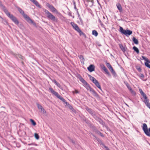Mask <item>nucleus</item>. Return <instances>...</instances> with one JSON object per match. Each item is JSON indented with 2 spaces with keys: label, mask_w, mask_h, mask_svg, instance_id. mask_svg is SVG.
<instances>
[{
  "label": "nucleus",
  "mask_w": 150,
  "mask_h": 150,
  "mask_svg": "<svg viewBox=\"0 0 150 150\" xmlns=\"http://www.w3.org/2000/svg\"><path fill=\"white\" fill-rule=\"evenodd\" d=\"M143 98L144 99V100L143 101L144 103H145V104L149 103V100L147 98V97L146 96V98H145V97H143Z\"/></svg>",
  "instance_id": "nucleus-18"
},
{
  "label": "nucleus",
  "mask_w": 150,
  "mask_h": 150,
  "mask_svg": "<svg viewBox=\"0 0 150 150\" xmlns=\"http://www.w3.org/2000/svg\"><path fill=\"white\" fill-rule=\"evenodd\" d=\"M71 24L73 28L79 33L80 35H85L81 30L77 24H75L73 22H71Z\"/></svg>",
  "instance_id": "nucleus-8"
},
{
  "label": "nucleus",
  "mask_w": 150,
  "mask_h": 150,
  "mask_svg": "<svg viewBox=\"0 0 150 150\" xmlns=\"http://www.w3.org/2000/svg\"><path fill=\"white\" fill-rule=\"evenodd\" d=\"M37 105L39 109H40L42 107V106L39 104H37Z\"/></svg>",
  "instance_id": "nucleus-42"
},
{
  "label": "nucleus",
  "mask_w": 150,
  "mask_h": 150,
  "mask_svg": "<svg viewBox=\"0 0 150 150\" xmlns=\"http://www.w3.org/2000/svg\"><path fill=\"white\" fill-rule=\"evenodd\" d=\"M127 88L131 93H134V92L133 91L132 89V88H131L130 86H129V87H128Z\"/></svg>",
  "instance_id": "nucleus-31"
},
{
  "label": "nucleus",
  "mask_w": 150,
  "mask_h": 150,
  "mask_svg": "<svg viewBox=\"0 0 150 150\" xmlns=\"http://www.w3.org/2000/svg\"><path fill=\"white\" fill-rule=\"evenodd\" d=\"M84 120L85 121V122L86 123H88V120H86V119H85Z\"/></svg>",
  "instance_id": "nucleus-52"
},
{
  "label": "nucleus",
  "mask_w": 150,
  "mask_h": 150,
  "mask_svg": "<svg viewBox=\"0 0 150 150\" xmlns=\"http://www.w3.org/2000/svg\"><path fill=\"white\" fill-rule=\"evenodd\" d=\"M92 134V135L93 137H95V135H94V134Z\"/></svg>",
  "instance_id": "nucleus-56"
},
{
  "label": "nucleus",
  "mask_w": 150,
  "mask_h": 150,
  "mask_svg": "<svg viewBox=\"0 0 150 150\" xmlns=\"http://www.w3.org/2000/svg\"><path fill=\"white\" fill-rule=\"evenodd\" d=\"M17 8L18 11H19L20 13L22 15H23L24 13L23 11L22 10L21 8L19 7H17Z\"/></svg>",
  "instance_id": "nucleus-23"
},
{
  "label": "nucleus",
  "mask_w": 150,
  "mask_h": 150,
  "mask_svg": "<svg viewBox=\"0 0 150 150\" xmlns=\"http://www.w3.org/2000/svg\"><path fill=\"white\" fill-rule=\"evenodd\" d=\"M70 141L73 144H75V142L72 139H70Z\"/></svg>",
  "instance_id": "nucleus-46"
},
{
  "label": "nucleus",
  "mask_w": 150,
  "mask_h": 150,
  "mask_svg": "<svg viewBox=\"0 0 150 150\" xmlns=\"http://www.w3.org/2000/svg\"><path fill=\"white\" fill-rule=\"evenodd\" d=\"M68 107L73 112H74L75 111V110L73 108L72 106L70 105H69L68 106Z\"/></svg>",
  "instance_id": "nucleus-36"
},
{
  "label": "nucleus",
  "mask_w": 150,
  "mask_h": 150,
  "mask_svg": "<svg viewBox=\"0 0 150 150\" xmlns=\"http://www.w3.org/2000/svg\"><path fill=\"white\" fill-rule=\"evenodd\" d=\"M75 93H79V92L78 91L76 90H75Z\"/></svg>",
  "instance_id": "nucleus-54"
},
{
  "label": "nucleus",
  "mask_w": 150,
  "mask_h": 150,
  "mask_svg": "<svg viewBox=\"0 0 150 150\" xmlns=\"http://www.w3.org/2000/svg\"><path fill=\"white\" fill-rule=\"evenodd\" d=\"M2 6V9L5 13L7 16L14 23L17 25H18L19 24V22L17 20L16 18L13 15L11 14L10 13L8 12V10L6 8L5 6L1 5Z\"/></svg>",
  "instance_id": "nucleus-3"
},
{
  "label": "nucleus",
  "mask_w": 150,
  "mask_h": 150,
  "mask_svg": "<svg viewBox=\"0 0 150 150\" xmlns=\"http://www.w3.org/2000/svg\"><path fill=\"white\" fill-rule=\"evenodd\" d=\"M110 70L111 72L112 73L113 76H115L116 75V73H115L114 70L113 69V68Z\"/></svg>",
  "instance_id": "nucleus-22"
},
{
  "label": "nucleus",
  "mask_w": 150,
  "mask_h": 150,
  "mask_svg": "<svg viewBox=\"0 0 150 150\" xmlns=\"http://www.w3.org/2000/svg\"><path fill=\"white\" fill-rule=\"evenodd\" d=\"M30 121L31 122L33 126H35L36 125V123L34 120L32 119H30Z\"/></svg>",
  "instance_id": "nucleus-26"
},
{
  "label": "nucleus",
  "mask_w": 150,
  "mask_h": 150,
  "mask_svg": "<svg viewBox=\"0 0 150 150\" xmlns=\"http://www.w3.org/2000/svg\"><path fill=\"white\" fill-rule=\"evenodd\" d=\"M110 70L111 72L112 73L113 76H115L116 75V73H115L114 70L113 69V68Z\"/></svg>",
  "instance_id": "nucleus-21"
},
{
  "label": "nucleus",
  "mask_w": 150,
  "mask_h": 150,
  "mask_svg": "<svg viewBox=\"0 0 150 150\" xmlns=\"http://www.w3.org/2000/svg\"><path fill=\"white\" fill-rule=\"evenodd\" d=\"M146 106L150 109V103H149L146 104Z\"/></svg>",
  "instance_id": "nucleus-47"
},
{
  "label": "nucleus",
  "mask_w": 150,
  "mask_h": 150,
  "mask_svg": "<svg viewBox=\"0 0 150 150\" xmlns=\"http://www.w3.org/2000/svg\"><path fill=\"white\" fill-rule=\"evenodd\" d=\"M28 145H32V144H28Z\"/></svg>",
  "instance_id": "nucleus-57"
},
{
  "label": "nucleus",
  "mask_w": 150,
  "mask_h": 150,
  "mask_svg": "<svg viewBox=\"0 0 150 150\" xmlns=\"http://www.w3.org/2000/svg\"><path fill=\"white\" fill-rule=\"evenodd\" d=\"M95 85L98 87V88L100 90L102 91V89L101 88L100 85L99 83L98 82V81L95 84H94Z\"/></svg>",
  "instance_id": "nucleus-19"
},
{
  "label": "nucleus",
  "mask_w": 150,
  "mask_h": 150,
  "mask_svg": "<svg viewBox=\"0 0 150 150\" xmlns=\"http://www.w3.org/2000/svg\"><path fill=\"white\" fill-rule=\"evenodd\" d=\"M103 146L105 148V149L106 150H109L107 146H105L104 144H103Z\"/></svg>",
  "instance_id": "nucleus-50"
},
{
  "label": "nucleus",
  "mask_w": 150,
  "mask_h": 150,
  "mask_svg": "<svg viewBox=\"0 0 150 150\" xmlns=\"http://www.w3.org/2000/svg\"><path fill=\"white\" fill-rule=\"evenodd\" d=\"M92 35L96 37L98 34V32L95 30L92 31Z\"/></svg>",
  "instance_id": "nucleus-20"
},
{
  "label": "nucleus",
  "mask_w": 150,
  "mask_h": 150,
  "mask_svg": "<svg viewBox=\"0 0 150 150\" xmlns=\"http://www.w3.org/2000/svg\"><path fill=\"white\" fill-rule=\"evenodd\" d=\"M88 76L89 77L90 80H91L95 84L98 81L95 78L91 76V75H88Z\"/></svg>",
  "instance_id": "nucleus-13"
},
{
  "label": "nucleus",
  "mask_w": 150,
  "mask_h": 150,
  "mask_svg": "<svg viewBox=\"0 0 150 150\" xmlns=\"http://www.w3.org/2000/svg\"><path fill=\"white\" fill-rule=\"evenodd\" d=\"M103 70L105 71L106 74L108 75L109 76H110V73L106 68H105V69Z\"/></svg>",
  "instance_id": "nucleus-33"
},
{
  "label": "nucleus",
  "mask_w": 150,
  "mask_h": 150,
  "mask_svg": "<svg viewBox=\"0 0 150 150\" xmlns=\"http://www.w3.org/2000/svg\"><path fill=\"white\" fill-rule=\"evenodd\" d=\"M148 62H146L145 63V65L147 67L150 69V64Z\"/></svg>",
  "instance_id": "nucleus-37"
},
{
  "label": "nucleus",
  "mask_w": 150,
  "mask_h": 150,
  "mask_svg": "<svg viewBox=\"0 0 150 150\" xmlns=\"http://www.w3.org/2000/svg\"><path fill=\"white\" fill-rule=\"evenodd\" d=\"M74 8L77 11V13H79V12H78V9L76 8V5H75V6H74Z\"/></svg>",
  "instance_id": "nucleus-51"
},
{
  "label": "nucleus",
  "mask_w": 150,
  "mask_h": 150,
  "mask_svg": "<svg viewBox=\"0 0 150 150\" xmlns=\"http://www.w3.org/2000/svg\"><path fill=\"white\" fill-rule=\"evenodd\" d=\"M139 77L140 78L142 79H143L144 78V76L143 74H141L139 76Z\"/></svg>",
  "instance_id": "nucleus-41"
},
{
  "label": "nucleus",
  "mask_w": 150,
  "mask_h": 150,
  "mask_svg": "<svg viewBox=\"0 0 150 150\" xmlns=\"http://www.w3.org/2000/svg\"><path fill=\"white\" fill-rule=\"evenodd\" d=\"M34 136L35 138L37 139H38L39 138V136L37 133H35L34 134Z\"/></svg>",
  "instance_id": "nucleus-34"
},
{
  "label": "nucleus",
  "mask_w": 150,
  "mask_h": 150,
  "mask_svg": "<svg viewBox=\"0 0 150 150\" xmlns=\"http://www.w3.org/2000/svg\"><path fill=\"white\" fill-rule=\"evenodd\" d=\"M121 50L124 53L127 49V47H120Z\"/></svg>",
  "instance_id": "nucleus-38"
},
{
  "label": "nucleus",
  "mask_w": 150,
  "mask_h": 150,
  "mask_svg": "<svg viewBox=\"0 0 150 150\" xmlns=\"http://www.w3.org/2000/svg\"><path fill=\"white\" fill-rule=\"evenodd\" d=\"M96 132L98 134L100 135L102 137H104L103 134L102 133L100 132L99 131L97 130L96 131Z\"/></svg>",
  "instance_id": "nucleus-25"
},
{
  "label": "nucleus",
  "mask_w": 150,
  "mask_h": 150,
  "mask_svg": "<svg viewBox=\"0 0 150 150\" xmlns=\"http://www.w3.org/2000/svg\"><path fill=\"white\" fill-rule=\"evenodd\" d=\"M124 83L125 84V85H126L127 87H129V86H130L129 85L127 81H124Z\"/></svg>",
  "instance_id": "nucleus-44"
},
{
  "label": "nucleus",
  "mask_w": 150,
  "mask_h": 150,
  "mask_svg": "<svg viewBox=\"0 0 150 150\" xmlns=\"http://www.w3.org/2000/svg\"><path fill=\"white\" fill-rule=\"evenodd\" d=\"M139 91L141 95L143 97H144L145 98H146V94L143 92V91L141 89H139Z\"/></svg>",
  "instance_id": "nucleus-17"
},
{
  "label": "nucleus",
  "mask_w": 150,
  "mask_h": 150,
  "mask_svg": "<svg viewBox=\"0 0 150 150\" xmlns=\"http://www.w3.org/2000/svg\"><path fill=\"white\" fill-rule=\"evenodd\" d=\"M86 110L92 116L95 114V112L92 109L87 107L86 108Z\"/></svg>",
  "instance_id": "nucleus-12"
},
{
  "label": "nucleus",
  "mask_w": 150,
  "mask_h": 150,
  "mask_svg": "<svg viewBox=\"0 0 150 150\" xmlns=\"http://www.w3.org/2000/svg\"><path fill=\"white\" fill-rule=\"evenodd\" d=\"M127 88L131 93H134V92L133 91L132 89V88H131L130 86H129V87H128Z\"/></svg>",
  "instance_id": "nucleus-32"
},
{
  "label": "nucleus",
  "mask_w": 150,
  "mask_h": 150,
  "mask_svg": "<svg viewBox=\"0 0 150 150\" xmlns=\"http://www.w3.org/2000/svg\"><path fill=\"white\" fill-rule=\"evenodd\" d=\"M119 31L122 34H124L127 36H128L132 33V32L129 30H124L123 28L120 27Z\"/></svg>",
  "instance_id": "nucleus-6"
},
{
  "label": "nucleus",
  "mask_w": 150,
  "mask_h": 150,
  "mask_svg": "<svg viewBox=\"0 0 150 150\" xmlns=\"http://www.w3.org/2000/svg\"><path fill=\"white\" fill-rule=\"evenodd\" d=\"M87 69L90 72L95 71V66L93 64H91L87 68Z\"/></svg>",
  "instance_id": "nucleus-11"
},
{
  "label": "nucleus",
  "mask_w": 150,
  "mask_h": 150,
  "mask_svg": "<svg viewBox=\"0 0 150 150\" xmlns=\"http://www.w3.org/2000/svg\"><path fill=\"white\" fill-rule=\"evenodd\" d=\"M97 121H98L102 125H103V122L102 120L100 118L98 119L97 120Z\"/></svg>",
  "instance_id": "nucleus-30"
},
{
  "label": "nucleus",
  "mask_w": 150,
  "mask_h": 150,
  "mask_svg": "<svg viewBox=\"0 0 150 150\" xmlns=\"http://www.w3.org/2000/svg\"><path fill=\"white\" fill-rule=\"evenodd\" d=\"M101 68L103 70L105 69V68H106V67H105V66L104 65H102L101 66Z\"/></svg>",
  "instance_id": "nucleus-49"
},
{
  "label": "nucleus",
  "mask_w": 150,
  "mask_h": 150,
  "mask_svg": "<svg viewBox=\"0 0 150 150\" xmlns=\"http://www.w3.org/2000/svg\"><path fill=\"white\" fill-rule=\"evenodd\" d=\"M52 82L54 83L57 85V86L59 88H61V85L60 84L58 83L54 79L52 81Z\"/></svg>",
  "instance_id": "nucleus-16"
},
{
  "label": "nucleus",
  "mask_w": 150,
  "mask_h": 150,
  "mask_svg": "<svg viewBox=\"0 0 150 150\" xmlns=\"http://www.w3.org/2000/svg\"><path fill=\"white\" fill-rule=\"evenodd\" d=\"M64 103H65L66 104V105H65L66 106L68 107V106L69 105H70L69 103H68L66 101V102Z\"/></svg>",
  "instance_id": "nucleus-48"
},
{
  "label": "nucleus",
  "mask_w": 150,
  "mask_h": 150,
  "mask_svg": "<svg viewBox=\"0 0 150 150\" xmlns=\"http://www.w3.org/2000/svg\"><path fill=\"white\" fill-rule=\"evenodd\" d=\"M106 66L109 70H110L112 68L111 65L109 63H107L106 64Z\"/></svg>",
  "instance_id": "nucleus-27"
},
{
  "label": "nucleus",
  "mask_w": 150,
  "mask_h": 150,
  "mask_svg": "<svg viewBox=\"0 0 150 150\" xmlns=\"http://www.w3.org/2000/svg\"><path fill=\"white\" fill-rule=\"evenodd\" d=\"M43 10L45 12L46 16L49 20L51 21L54 23L58 22V20L57 18H56L48 10L45 9H43Z\"/></svg>",
  "instance_id": "nucleus-4"
},
{
  "label": "nucleus",
  "mask_w": 150,
  "mask_h": 150,
  "mask_svg": "<svg viewBox=\"0 0 150 150\" xmlns=\"http://www.w3.org/2000/svg\"><path fill=\"white\" fill-rule=\"evenodd\" d=\"M40 109L41 110V111H43L44 113H46V111L44 110V109L42 107Z\"/></svg>",
  "instance_id": "nucleus-43"
},
{
  "label": "nucleus",
  "mask_w": 150,
  "mask_h": 150,
  "mask_svg": "<svg viewBox=\"0 0 150 150\" xmlns=\"http://www.w3.org/2000/svg\"><path fill=\"white\" fill-rule=\"evenodd\" d=\"M79 58L81 59V60L84 61V59L82 55H79L78 56Z\"/></svg>",
  "instance_id": "nucleus-39"
},
{
  "label": "nucleus",
  "mask_w": 150,
  "mask_h": 150,
  "mask_svg": "<svg viewBox=\"0 0 150 150\" xmlns=\"http://www.w3.org/2000/svg\"><path fill=\"white\" fill-rule=\"evenodd\" d=\"M92 116L97 120L99 118V117L96 115L95 113Z\"/></svg>",
  "instance_id": "nucleus-40"
},
{
  "label": "nucleus",
  "mask_w": 150,
  "mask_h": 150,
  "mask_svg": "<svg viewBox=\"0 0 150 150\" xmlns=\"http://www.w3.org/2000/svg\"><path fill=\"white\" fill-rule=\"evenodd\" d=\"M133 42L135 44H137L138 43V40L136 39L135 37H133L132 39Z\"/></svg>",
  "instance_id": "nucleus-24"
},
{
  "label": "nucleus",
  "mask_w": 150,
  "mask_h": 150,
  "mask_svg": "<svg viewBox=\"0 0 150 150\" xmlns=\"http://www.w3.org/2000/svg\"><path fill=\"white\" fill-rule=\"evenodd\" d=\"M77 77L79 80L84 84V86L89 91L92 95L97 98H99V96L97 92L92 88L87 82L79 74L78 75Z\"/></svg>",
  "instance_id": "nucleus-1"
},
{
  "label": "nucleus",
  "mask_w": 150,
  "mask_h": 150,
  "mask_svg": "<svg viewBox=\"0 0 150 150\" xmlns=\"http://www.w3.org/2000/svg\"><path fill=\"white\" fill-rule=\"evenodd\" d=\"M77 77L79 80L84 84V86L89 91L92 95L97 98H99V96L97 92L92 88L87 82L79 74L78 75Z\"/></svg>",
  "instance_id": "nucleus-2"
},
{
  "label": "nucleus",
  "mask_w": 150,
  "mask_h": 150,
  "mask_svg": "<svg viewBox=\"0 0 150 150\" xmlns=\"http://www.w3.org/2000/svg\"><path fill=\"white\" fill-rule=\"evenodd\" d=\"M116 6L120 12H122V8L120 4L118 3L116 4Z\"/></svg>",
  "instance_id": "nucleus-15"
},
{
  "label": "nucleus",
  "mask_w": 150,
  "mask_h": 150,
  "mask_svg": "<svg viewBox=\"0 0 150 150\" xmlns=\"http://www.w3.org/2000/svg\"><path fill=\"white\" fill-rule=\"evenodd\" d=\"M89 3H90L91 6H92L93 5V0H88Z\"/></svg>",
  "instance_id": "nucleus-35"
},
{
  "label": "nucleus",
  "mask_w": 150,
  "mask_h": 150,
  "mask_svg": "<svg viewBox=\"0 0 150 150\" xmlns=\"http://www.w3.org/2000/svg\"><path fill=\"white\" fill-rule=\"evenodd\" d=\"M73 3L74 6H75V5H76L75 2L74 1H73Z\"/></svg>",
  "instance_id": "nucleus-55"
},
{
  "label": "nucleus",
  "mask_w": 150,
  "mask_h": 150,
  "mask_svg": "<svg viewBox=\"0 0 150 150\" xmlns=\"http://www.w3.org/2000/svg\"><path fill=\"white\" fill-rule=\"evenodd\" d=\"M142 57L143 59L146 61V62H148L149 63H150V61L148 59V58H146V57L144 56H142Z\"/></svg>",
  "instance_id": "nucleus-28"
},
{
  "label": "nucleus",
  "mask_w": 150,
  "mask_h": 150,
  "mask_svg": "<svg viewBox=\"0 0 150 150\" xmlns=\"http://www.w3.org/2000/svg\"><path fill=\"white\" fill-rule=\"evenodd\" d=\"M47 6L50 8V10L52 12H55L56 13H58L59 12L52 5H50L49 3H47Z\"/></svg>",
  "instance_id": "nucleus-9"
},
{
  "label": "nucleus",
  "mask_w": 150,
  "mask_h": 150,
  "mask_svg": "<svg viewBox=\"0 0 150 150\" xmlns=\"http://www.w3.org/2000/svg\"><path fill=\"white\" fill-rule=\"evenodd\" d=\"M142 129L145 134L147 136H150V127L148 129L147 125L144 123L142 126Z\"/></svg>",
  "instance_id": "nucleus-7"
},
{
  "label": "nucleus",
  "mask_w": 150,
  "mask_h": 150,
  "mask_svg": "<svg viewBox=\"0 0 150 150\" xmlns=\"http://www.w3.org/2000/svg\"><path fill=\"white\" fill-rule=\"evenodd\" d=\"M3 23L5 24H8V22L6 20H3L2 21Z\"/></svg>",
  "instance_id": "nucleus-45"
},
{
  "label": "nucleus",
  "mask_w": 150,
  "mask_h": 150,
  "mask_svg": "<svg viewBox=\"0 0 150 150\" xmlns=\"http://www.w3.org/2000/svg\"><path fill=\"white\" fill-rule=\"evenodd\" d=\"M49 89L51 92V93L54 95L57 98L60 99L64 103L66 102V100L62 96L59 95L58 93L56 92L53 89L51 88H49Z\"/></svg>",
  "instance_id": "nucleus-5"
},
{
  "label": "nucleus",
  "mask_w": 150,
  "mask_h": 150,
  "mask_svg": "<svg viewBox=\"0 0 150 150\" xmlns=\"http://www.w3.org/2000/svg\"><path fill=\"white\" fill-rule=\"evenodd\" d=\"M133 49L137 54H138L139 53V51L137 47H133Z\"/></svg>",
  "instance_id": "nucleus-29"
},
{
  "label": "nucleus",
  "mask_w": 150,
  "mask_h": 150,
  "mask_svg": "<svg viewBox=\"0 0 150 150\" xmlns=\"http://www.w3.org/2000/svg\"><path fill=\"white\" fill-rule=\"evenodd\" d=\"M120 47H123V46H122V45H121V46H122V47H121V45H120Z\"/></svg>",
  "instance_id": "nucleus-58"
},
{
  "label": "nucleus",
  "mask_w": 150,
  "mask_h": 150,
  "mask_svg": "<svg viewBox=\"0 0 150 150\" xmlns=\"http://www.w3.org/2000/svg\"><path fill=\"white\" fill-rule=\"evenodd\" d=\"M31 2L33 3L36 6L39 8H41L40 5L39 4L38 2L36 0H30Z\"/></svg>",
  "instance_id": "nucleus-14"
},
{
  "label": "nucleus",
  "mask_w": 150,
  "mask_h": 150,
  "mask_svg": "<svg viewBox=\"0 0 150 150\" xmlns=\"http://www.w3.org/2000/svg\"><path fill=\"white\" fill-rule=\"evenodd\" d=\"M22 15L28 23L33 24L34 25H35V23L30 18L29 16L27 15V14L24 13Z\"/></svg>",
  "instance_id": "nucleus-10"
},
{
  "label": "nucleus",
  "mask_w": 150,
  "mask_h": 150,
  "mask_svg": "<svg viewBox=\"0 0 150 150\" xmlns=\"http://www.w3.org/2000/svg\"><path fill=\"white\" fill-rule=\"evenodd\" d=\"M99 22L100 23V24H102V22H101V21H100V20L99 19L98 20Z\"/></svg>",
  "instance_id": "nucleus-53"
}]
</instances>
